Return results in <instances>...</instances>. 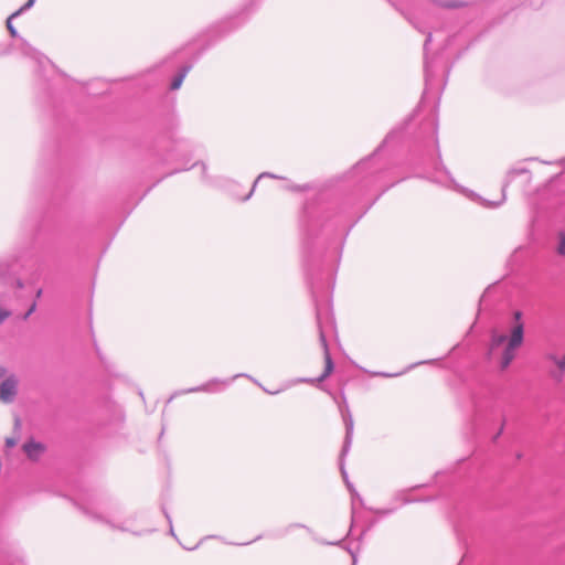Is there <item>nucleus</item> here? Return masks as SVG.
<instances>
[{
    "mask_svg": "<svg viewBox=\"0 0 565 565\" xmlns=\"http://www.w3.org/2000/svg\"><path fill=\"white\" fill-rule=\"evenodd\" d=\"M521 173L525 174V182L530 183L532 180L531 174L525 170L521 171Z\"/></svg>",
    "mask_w": 565,
    "mask_h": 565,
    "instance_id": "nucleus-13",
    "label": "nucleus"
},
{
    "mask_svg": "<svg viewBox=\"0 0 565 565\" xmlns=\"http://www.w3.org/2000/svg\"><path fill=\"white\" fill-rule=\"evenodd\" d=\"M545 359L551 363L548 371L551 380L555 383H562L565 379V352L562 355L548 353Z\"/></svg>",
    "mask_w": 565,
    "mask_h": 565,
    "instance_id": "nucleus-2",
    "label": "nucleus"
},
{
    "mask_svg": "<svg viewBox=\"0 0 565 565\" xmlns=\"http://www.w3.org/2000/svg\"><path fill=\"white\" fill-rule=\"evenodd\" d=\"M35 307H36V305H35V303H33V305L31 306V308L29 309V311L25 313L24 319H26V318H28V317H29V316H30V315L35 310Z\"/></svg>",
    "mask_w": 565,
    "mask_h": 565,
    "instance_id": "nucleus-15",
    "label": "nucleus"
},
{
    "mask_svg": "<svg viewBox=\"0 0 565 565\" xmlns=\"http://www.w3.org/2000/svg\"><path fill=\"white\" fill-rule=\"evenodd\" d=\"M332 369H333V364H332L331 358L329 355L326 344L323 343L322 370L320 373L315 375L311 380H313V381L324 380L332 372Z\"/></svg>",
    "mask_w": 565,
    "mask_h": 565,
    "instance_id": "nucleus-5",
    "label": "nucleus"
},
{
    "mask_svg": "<svg viewBox=\"0 0 565 565\" xmlns=\"http://www.w3.org/2000/svg\"><path fill=\"white\" fill-rule=\"evenodd\" d=\"M23 451L31 460H38L45 451V446L41 443L29 441L23 445Z\"/></svg>",
    "mask_w": 565,
    "mask_h": 565,
    "instance_id": "nucleus-4",
    "label": "nucleus"
},
{
    "mask_svg": "<svg viewBox=\"0 0 565 565\" xmlns=\"http://www.w3.org/2000/svg\"><path fill=\"white\" fill-rule=\"evenodd\" d=\"M19 14V11L11 14L8 20H7V28L9 30V32L11 33L12 36H15L17 35V31L15 29L13 28L12 25V20Z\"/></svg>",
    "mask_w": 565,
    "mask_h": 565,
    "instance_id": "nucleus-9",
    "label": "nucleus"
},
{
    "mask_svg": "<svg viewBox=\"0 0 565 565\" xmlns=\"http://www.w3.org/2000/svg\"><path fill=\"white\" fill-rule=\"evenodd\" d=\"M11 316V312L8 309H4L0 306V324L7 320Z\"/></svg>",
    "mask_w": 565,
    "mask_h": 565,
    "instance_id": "nucleus-10",
    "label": "nucleus"
},
{
    "mask_svg": "<svg viewBox=\"0 0 565 565\" xmlns=\"http://www.w3.org/2000/svg\"><path fill=\"white\" fill-rule=\"evenodd\" d=\"M188 70L189 68H184L181 74H179L178 76H175L173 78V81L171 83V89L175 90V89H179L181 87L182 82H183V79H184V77H185V75L188 73Z\"/></svg>",
    "mask_w": 565,
    "mask_h": 565,
    "instance_id": "nucleus-8",
    "label": "nucleus"
},
{
    "mask_svg": "<svg viewBox=\"0 0 565 565\" xmlns=\"http://www.w3.org/2000/svg\"><path fill=\"white\" fill-rule=\"evenodd\" d=\"M435 4L445 9H459L467 6L463 0H434Z\"/></svg>",
    "mask_w": 565,
    "mask_h": 565,
    "instance_id": "nucleus-6",
    "label": "nucleus"
},
{
    "mask_svg": "<svg viewBox=\"0 0 565 565\" xmlns=\"http://www.w3.org/2000/svg\"><path fill=\"white\" fill-rule=\"evenodd\" d=\"M7 369L2 365H0V379L7 377Z\"/></svg>",
    "mask_w": 565,
    "mask_h": 565,
    "instance_id": "nucleus-14",
    "label": "nucleus"
},
{
    "mask_svg": "<svg viewBox=\"0 0 565 565\" xmlns=\"http://www.w3.org/2000/svg\"><path fill=\"white\" fill-rule=\"evenodd\" d=\"M18 379L14 375L7 376L0 383V401L11 403L17 395Z\"/></svg>",
    "mask_w": 565,
    "mask_h": 565,
    "instance_id": "nucleus-3",
    "label": "nucleus"
},
{
    "mask_svg": "<svg viewBox=\"0 0 565 565\" xmlns=\"http://www.w3.org/2000/svg\"><path fill=\"white\" fill-rule=\"evenodd\" d=\"M259 539H262V535H257L256 537H254V540H253V541H257V540H259Z\"/></svg>",
    "mask_w": 565,
    "mask_h": 565,
    "instance_id": "nucleus-16",
    "label": "nucleus"
},
{
    "mask_svg": "<svg viewBox=\"0 0 565 565\" xmlns=\"http://www.w3.org/2000/svg\"><path fill=\"white\" fill-rule=\"evenodd\" d=\"M516 171H512L510 173V180H509V183H514L516 181Z\"/></svg>",
    "mask_w": 565,
    "mask_h": 565,
    "instance_id": "nucleus-12",
    "label": "nucleus"
},
{
    "mask_svg": "<svg viewBox=\"0 0 565 565\" xmlns=\"http://www.w3.org/2000/svg\"><path fill=\"white\" fill-rule=\"evenodd\" d=\"M524 340V322L522 321V312L520 310L513 313V324L509 334L492 332L491 335V350L502 348L500 356V366L505 370L516 355V350L521 348Z\"/></svg>",
    "mask_w": 565,
    "mask_h": 565,
    "instance_id": "nucleus-1",
    "label": "nucleus"
},
{
    "mask_svg": "<svg viewBox=\"0 0 565 565\" xmlns=\"http://www.w3.org/2000/svg\"><path fill=\"white\" fill-rule=\"evenodd\" d=\"M15 444H17V441H15V439H14V438H7V439H6V445H7L8 447H13V446H15Z\"/></svg>",
    "mask_w": 565,
    "mask_h": 565,
    "instance_id": "nucleus-11",
    "label": "nucleus"
},
{
    "mask_svg": "<svg viewBox=\"0 0 565 565\" xmlns=\"http://www.w3.org/2000/svg\"><path fill=\"white\" fill-rule=\"evenodd\" d=\"M556 253L559 256L565 257V233L564 232H561L557 235Z\"/></svg>",
    "mask_w": 565,
    "mask_h": 565,
    "instance_id": "nucleus-7",
    "label": "nucleus"
}]
</instances>
